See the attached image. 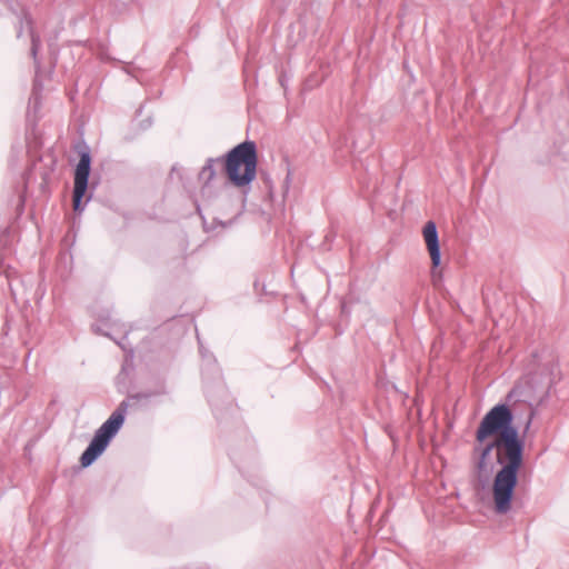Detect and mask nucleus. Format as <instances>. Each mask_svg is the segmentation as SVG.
<instances>
[{
    "mask_svg": "<svg viewBox=\"0 0 569 569\" xmlns=\"http://www.w3.org/2000/svg\"><path fill=\"white\" fill-rule=\"evenodd\" d=\"M491 436H496L495 441L507 459V463L496 473L492 485L495 509L498 513L505 515L511 509L525 451V440L513 426V413L506 403L492 407L476 430L478 443L485 442Z\"/></svg>",
    "mask_w": 569,
    "mask_h": 569,
    "instance_id": "1",
    "label": "nucleus"
},
{
    "mask_svg": "<svg viewBox=\"0 0 569 569\" xmlns=\"http://www.w3.org/2000/svg\"><path fill=\"white\" fill-rule=\"evenodd\" d=\"M525 386H515L507 400L523 397V401L541 403L549 397L551 388L561 379L559 360L553 350L542 347L531 353Z\"/></svg>",
    "mask_w": 569,
    "mask_h": 569,
    "instance_id": "2",
    "label": "nucleus"
},
{
    "mask_svg": "<svg viewBox=\"0 0 569 569\" xmlns=\"http://www.w3.org/2000/svg\"><path fill=\"white\" fill-rule=\"evenodd\" d=\"M222 173L237 187L249 186L257 176L258 154L256 142L247 140L222 156Z\"/></svg>",
    "mask_w": 569,
    "mask_h": 569,
    "instance_id": "3",
    "label": "nucleus"
},
{
    "mask_svg": "<svg viewBox=\"0 0 569 569\" xmlns=\"http://www.w3.org/2000/svg\"><path fill=\"white\" fill-rule=\"evenodd\" d=\"M128 409V403L122 401L111 416L96 431L92 440L80 457V463L87 468L91 466L107 449L111 439L122 427Z\"/></svg>",
    "mask_w": 569,
    "mask_h": 569,
    "instance_id": "4",
    "label": "nucleus"
},
{
    "mask_svg": "<svg viewBox=\"0 0 569 569\" xmlns=\"http://www.w3.org/2000/svg\"><path fill=\"white\" fill-rule=\"evenodd\" d=\"M91 169V157L88 151L80 154V160L74 171L73 209L81 211V200L88 189V180Z\"/></svg>",
    "mask_w": 569,
    "mask_h": 569,
    "instance_id": "5",
    "label": "nucleus"
},
{
    "mask_svg": "<svg viewBox=\"0 0 569 569\" xmlns=\"http://www.w3.org/2000/svg\"><path fill=\"white\" fill-rule=\"evenodd\" d=\"M493 450H496V459L501 468L507 463V459L501 455V449L495 439L488 442L485 441L473 448V451L477 455L476 468L479 473L488 475L490 472V457Z\"/></svg>",
    "mask_w": 569,
    "mask_h": 569,
    "instance_id": "6",
    "label": "nucleus"
},
{
    "mask_svg": "<svg viewBox=\"0 0 569 569\" xmlns=\"http://www.w3.org/2000/svg\"><path fill=\"white\" fill-rule=\"evenodd\" d=\"M422 233L431 258L432 268H437L441 262V252L436 223L433 221H428L423 227Z\"/></svg>",
    "mask_w": 569,
    "mask_h": 569,
    "instance_id": "7",
    "label": "nucleus"
},
{
    "mask_svg": "<svg viewBox=\"0 0 569 569\" xmlns=\"http://www.w3.org/2000/svg\"><path fill=\"white\" fill-rule=\"evenodd\" d=\"M19 24L20 26H19L18 34H17L18 37H21V34H22L23 24H26L30 31L31 56L34 59L36 64L38 66L37 54H38L39 48L41 46V40H40V37L33 32L32 20L26 11H22L21 16L19 17Z\"/></svg>",
    "mask_w": 569,
    "mask_h": 569,
    "instance_id": "8",
    "label": "nucleus"
},
{
    "mask_svg": "<svg viewBox=\"0 0 569 569\" xmlns=\"http://www.w3.org/2000/svg\"><path fill=\"white\" fill-rule=\"evenodd\" d=\"M222 160L223 158H208L204 166L201 168L199 172V180L208 186L218 174L217 166L222 169Z\"/></svg>",
    "mask_w": 569,
    "mask_h": 569,
    "instance_id": "9",
    "label": "nucleus"
},
{
    "mask_svg": "<svg viewBox=\"0 0 569 569\" xmlns=\"http://www.w3.org/2000/svg\"><path fill=\"white\" fill-rule=\"evenodd\" d=\"M535 409H531L530 412H529V416H528V419H527V422L525 425V428H523V432H527L532 423V420L535 418Z\"/></svg>",
    "mask_w": 569,
    "mask_h": 569,
    "instance_id": "10",
    "label": "nucleus"
},
{
    "mask_svg": "<svg viewBox=\"0 0 569 569\" xmlns=\"http://www.w3.org/2000/svg\"><path fill=\"white\" fill-rule=\"evenodd\" d=\"M150 397H151V393H148V392H139V393L131 396V398L136 399V400L148 399Z\"/></svg>",
    "mask_w": 569,
    "mask_h": 569,
    "instance_id": "11",
    "label": "nucleus"
}]
</instances>
